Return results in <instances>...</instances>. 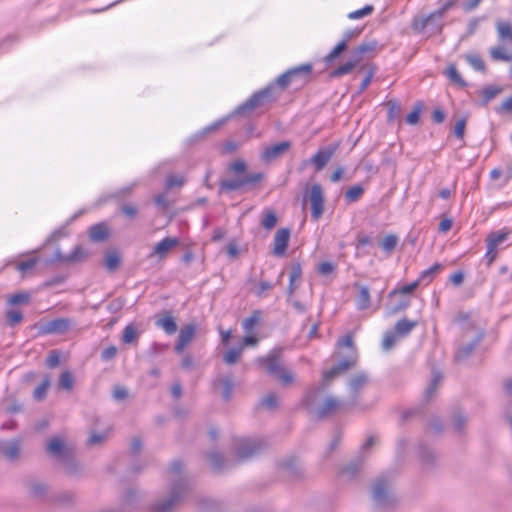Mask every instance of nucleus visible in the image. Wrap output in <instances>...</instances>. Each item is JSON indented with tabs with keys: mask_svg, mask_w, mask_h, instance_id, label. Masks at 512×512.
<instances>
[{
	"mask_svg": "<svg viewBox=\"0 0 512 512\" xmlns=\"http://www.w3.org/2000/svg\"><path fill=\"white\" fill-rule=\"evenodd\" d=\"M386 482L379 479L374 486L373 496L375 500H382L386 496Z\"/></svg>",
	"mask_w": 512,
	"mask_h": 512,
	"instance_id": "nucleus-49",
	"label": "nucleus"
},
{
	"mask_svg": "<svg viewBox=\"0 0 512 512\" xmlns=\"http://www.w3.org/2000/svg\"><path fill=\"white\" fill-rule=\"evenodd\" d=\"M450 282L454 286H460L464 281V273L461 270H458L450 275L449 277Z\"/></svg>",
	"mask_w": 512,
	"mask_h": 512,
	"instance_id": "nucleus-64",
	"label": "nucleus"
},
{
	"mask_svg": "<svg viewBox=\"0 0 512 512\" xmlns=\"http://www.w3.org/2000/svg\"><path fill=\"white\" fill-rule=\"evenodd\" d=\"M367 68H368L367 74L363 78V80H362V82H361V84L359 86V93H363L368 88V86L372 82L374 74H375V72L377 70V67H376L375 64H370V65L367 66Z\"/></svg>",
	"mask_w": 512,
	"mask_h": 512,
	"instance_id": "nucleus-43",
	"label": "nucleus"
},
{
	"mask_svg": "<svg viewBox=\"0 0 512 512\" xmlns=\"http://www.w3.org/2000/svg\"><path fill=\"white\" fill-rule=\"evenodd\" d=\"M261 405L268 408L273 409L277 406V397L275 394H268L261 401Z\"/></svg>",
	"mask_w": 512,
	"mask_h": 512,
	"instance_id": "nucleus-57",
	"label": "nucleus"
},
{
	"mask_svg": "<svg viewBox=\"0 0 512 512\" xmlns=\"http://www.w3.org/2000/svg\"><path fill=\"white\" fill-rule=\"evenodd\" d=\"M50 386V379L46 376L43 381L35 388L33 396L37 400H42L46 396L47 389Z\"/></svg>",
	"mask_w": 512,
	"mask_h": 512,
	"instance_id": "nucleus-45",
	"label": "nucleus"
},
{
	"mask_svg": "<svg viewBox=\"0 0 512 512\" xmlns=\"http://www.w3.org/2000/svg\"><path fill=\"white\" fill-rule=\"evenodd\" d=\"M88 255V251L78 245L69 254L61 256L59 259L66 264H76L85 261Z\"/></svg>",
	"mask_w": 512,
	"mask_h": 512,
	"instance_id": "nucleus-19",
	"label": "nucleus"
},
{
	"mask_svg": "<svg viewBox=\"0 0 512 512\" xmlns=\"http://www.w3.org/2000/svg\"><path fill=\"white\" fill-rule=\"evenodd\" d=\"M497 255H498V249L487 244V251L485 254V259H486L488 265H491L496 260Z\"/></svg>",
	"mask_w": 512,
	"mask_h": 512,
	"instance_id": "nucleus-58",
	"label": "nucleus"
},
{
	"mask_svg": "<svg viewBox=\"0 0 512 512\" xmlns=\"http://www.w3.org/2000/svg\"><path fill=\"white\" fill-rule=\"evenodd\" d=\"M38 262L39 259L37 257L28 258L26 260L20 261L16 265V270L24 276L27 272L34 269Z\"/></svg>",
	"mask_w": 512,
	"mask_h": 512,
	"instance_id": "nucleus-37",
	"label": "nucleus"
},
{
	"mask_svg": "<svg viewBox=\"0 0 512 512\" xmlns=\"http://www.w3.org/2000/svg\"><path fill=\"white\" fill-rule=\"evenodd\" d=\"M364 193V189L360 185H353L345 192V199L347 202L352 203L358 201Z\"/></svg>",
	"mask_w": 512,
	"mask_h": 512,
	"instance_id": "nucleus-35",
	"label": "nucleus"
},
{
	"mask_svg": "<svg viewBox=\"0 0 512 512\" xmlns=\"http://www.w3.org/2000/svg\"><path fill=\"white\" fill-rule=\"evenodd\" d=\"M138 338V332L133 324H128L122 333V341L125 344H130L136 341Z\"/></svg>",
	"mask_w": 512,
	"mask_h": 512,
	"instance_id": "nucleus-40",
	"label": "nucleus"
},
{
	"mask_svg": "<svg viewBox=\"0 0 512 512\" xmlns=\"http://www.w3.org/2000/svg\"><path fill=\"white\" fill-rule=\"evenodd\" d=\"M239 147V143L235 141H226L220 147V153L223 155H229L236 152Z\"/></svg>",
	"mask_w": 512,
	"mask_h": 512,
	"instance_id": "nucleus-53",
	"label": "nucleus"
},
{
	"mask_svg": "<svg viewBox=\"0 0 512 512\" xmlns=\"http://www.w3.org/2000/svg\"><path fill=\"white\" fill-rule=\"evenodd\" d=\"M179 243H180V241L178 238L166 237L154 246L153 252L151 253L150 256L155 255L159 259H164L167 256V254L169 253V251L172 248L178 246Z\"/></svg>",
	"mask_w": 512,
	"mask_h": 512,
	"instance_id": "nucleus-14",
	"label": "nucleus"
},
{
	"mask_svg": "<svg viewBox=\"0 0 512 512\" xmlns=\"http://www.w3.org/2000/svg\"><path fill=\"white\" fill-rule=\"evenodd\" d=\"M6 320L10 326H16L23 321V313L16 309L9 310L6 312Z\"/></svg>",
	"mask_w": 512,
	"mask_h": 512,
	"instance_id": "nucleus-46",
	"label": "nucleus"
},
{
	"mask_svg": "<svg viewBox=\"0 0 512 512\" xmlns=\"http://www.w3.org/2000/svg\"><path fill=\"white\" fill-rule=\"evenodd\" d=\"M120 210L124 215H126L129 218H134L138 213L137 207L133 204H125L121 206Z\"/></svg>",
	"mask_w": 512,
	"mask_h": 512,
	"instance_id": "nucleus-60",
	"label": "nucleus"
},
{
	"mask_svg": "<svg viewBox=\"0 0 512 512\" xmlns=\"http://www.w3.org/2000/svg\"><path fill=\"white\" fill-rule=\"evenodd\" d=\"M260 363L268 373L277 377L283 385H290L294 381V375L282 366L279 353H269L266 357L260 359Z\"/></svg>",
	"mask_w": 512,
	"mask_h": 512,
	"instance_id": "nucleus-1",
	"label": "nucleus"
},
{
	"mask_svg": "<svg viewBox=\"0 0 512 512\" xmlns=\"http://www.w3.org/2000/svg\"><path fill=\"white\" fill-rule=\"evenodd\" d=\"M419 281H412L409 284H406L402 287L394 288L389 292V297H395V296H401L402 299L399 301V303L393 308L392 312L397 313L399 311L405 310L410 306V300L406 298L405 296L412 294L418 287H419Z\"/></svg>",
	"mask_w": 512,
	"mask_h": 512,
	"instance_id": "nucleus-5",
	"label": "nucleus"
},
{
	"mask_svg": "<svg viewBox=\"0 0 512 512\" xmlns=\"http://www.w3.org/2000/svg\"><path fill=\"white\" fill-rule=\"evenodd\" d=\"M178 501V497H172L171 499L161 503L157 504L155 506V512H169L172 508V506Z\"/></svg>",
	"mask_w": 512,
	"mask_h": 512,
	"instance_id": "nucleus-56",
	"label": "nucleus"
},
{
	"mask_svg": "<svg viewBox=\"0 0 512 512\" xmlns=\"http://www.w3.org/2000/svg\"><path fill=\"white\" fill-rule=\"evenodd\" d=\"M312 71V65L309 63L299 65L297 67L291 68L287 70L285 73L281 74L276 82L282 88H287L291 82L297 78L298 76L304 75L307 76Z\"/></svg>",
	"mask_w": 512,
	"mask_h": 512,
	"instance_id": "nucleus-6",
	"label": "nucleus"
},
{
	"mask_svg": "<svg viewBox=\"0 0 512 512\" xmlns=\"http://www.w3.org/2000/svg\"><path fill=\"white\" fill-rule=\"evenodd\" d=\"M121 265V255L117 251H109L105 255L104 266L109 272L116 271Z\"/></svg>",
	"mask_w": 512,
	"mask_h": 512,
	"instance_id": "nucleus-27",
	"label": "nucleus"
},
{
	"mask_svg": "<svg viewBox=\"0 0 512 512\" xmlns=\"http://www.w3.org/2000/svg\"><path fill=\"white\" fill-rule=\"evenodd\" d=\"M20 453V445L18 442H13L11 443L8 447L5 448L4 450V455L8 458V459H15L18 457Z\"/></svg>",
	"mask_w": 512,
	"mask_h": 512,
	"instance_id": "nucleus-52",
	"label": "nucleus"
},
{
	"mask_svg": "<svg viewBox=\"0 0 512 512\" xmlns=\"http://www.w3.org/2000/svg\"><path fill=\"white\" fill-rule=\"evenodd\" d=\"M398 237L396 235L390 234L386 235L380 242L381 248L387 253H391L397 246Z\"/></svg>",
	"mask_w": 512,
	"mask_h": 512,
	"instance_id": "nucleus-39",
	"label": "nucleus"
},
{
	"mask_svg": "<svg viewBox=\"0 0 512 512\" xmlns=\"http://www.w3.org/2000/svg\"><path fill=\"white\" fill-rule=\"evenodd\" d=\"M490 56L494 61H512V53H508L505 48L496 46L490 49Z\"/></svg>",
	"mask_w": 512,
	"mask_h": 512,
	"instance_id": "nucleus-33",
	"label": "nucleus"
},
{
	"mask_svg": "<svg viewBox=\"0 0 512 512\" xmlns=\"http://www.w3.org/2000/svg\"><path fill=\"white\" fill-rule=\"evenodd\" d=\"M272 98V88H265L252 94L245 103H243L239 110L242 112L252 111L259 106L263 105L264 102Z\"/></svg>",
	"mask_w": 512,
	"mask_h": 512,
	"instance_id": "nucleus-10",
	"label": "nucleus"
},
{
	"mask_svg": "<svg viewBox=\"0 0 512 512\" xmlns=\"http://www.w3.org/2000/svg\"><path fill=\"white\" fill-rule=\"evenodd\" d=\"M71 326L70 320L66 318H58L49 321L38 328L39 335L63 334L69 330Z\"/></svg>",
	"mask_w": 512,
	"mask_h": 512,
	"instance_id": "nucleus-7",
	"label": "nucleus"
},
{
	"mask_svg": "<svg viewBox=\"0 0 512 512\" xmlns=\"http://www.w3.org/2000/svg\"><path fill=\"white\" fill-rule=\"evenodd\" d=\"M502 92V88L495 85H488L482 89V100L484 104H487L494 97H496L499 93Z\"/></svg>",
	"mask_w": 512,
	"mask_h": 512,
	"instance_id": "nucleus-38",
	"label": "nucleus"
},
{
	"mask_svg": "<svg viewBox=\"0 0 512 512\" xmlns=\"http://www.w3.org/2000/svg\"><path fill=\"white\" fill-rule=\"evenodd\" d=\"M308 198L311 206V218L313 221H318L325 211V197L320 184L315 183L311 186Z\"/></svg>",
	"mask_w": 512,
	"mask_h": 512,
	"instance_id": "nucleus-4",
	"label": "nucleus"
},
{
	"mask_svg": "<svg viewBox=\"0 0 512 512\" xmlns=\"http://www.w3.org/2000/svg\"><path fill=\"white\" fill-rule=\"evenodd\" d=\"M351 35L347 34V39L340 41L326 56L325 62L331 63L333 62L342 52H344L347 48V41Z\"/></svg>",
	"mask_w": 512,
	"mask_h": 512,
	"instance_id": "nucleus-32",
	"label": "nucleus"
},
{
	"mask_svg": "<svg viewBox=\"0 0 512 512\" xmlns=\"http://www.w3.org/2000/svg\"><path fill=\"white\" fill-rule=\"evenodd\" d=\"M465 128H466V119L465 118L458 119L454 126V135L459 139H463L464 134H465Z\"/></svg>",
	"mask_w": 512,
	"mask_h": 512,
	"instance_id": "nucleus-55",
	"label": "nucleus"
},
{
	"mask_svg": "<svg viewBox=\"0 0 512 512\" xmlns=\"http://www.w3.org/2000/svg\"><path fill=\"white\" fill-rule=\"evenodd\" d=\"M228 170L234 175L244 174L247 171V164L243 159H236L229 164Z\"/></svg>",
	"mask_w": 512,
	"mask_h": 512,
	"instance_id": "nucleus-44",
	"label": "nucleus"
},
{
	"mask_svg": "<svg viewBox=\"0 0 512 512\" xmlns=\"http://www.w3.org/2000/svg\"><path fill=\"white\" fill-rule=\"evenodd\" d=\"M63 449L64 441L58 437L52 438L47 446V450L54 455L60 454L63 451Z\"/></svg>",
	"mask_w": 512,
	"mask_h": 512,
	"instance_id": "nucleus-47",
	"label": "nucleus"
},
{
	"mask_svg": "<svg viewBox=\"0 0 512 512\" xmlns=\"http://www.w3.org/2000/svg\"><path fill=\"white\" fill-rule=\"evenodd\" d=\"M184 184V178L178 176H169L166 181L167 188L180 187Z\"/></svg>",
	"mask_w": 512,
	"mask_h": 512,
	"instance_id": "nucleus-62",
	"label": "nucleus"
},
{
	"mask_svg": "<svg viewBox=\"0 0 512 512\" xmlns=\"http://www.w3.org/2000/svg\"><path fill=\"white\" fill-rule=\"evenodd\" d=\"M421 105H417L413 110L406 116V122L409 125H416L420 121Z\"/></svg>",
	"mask_w": 512,
	"mask_h": 512,
	"instance_id": "nucleus-51",
	"label": "nucleus"
},
{
	"mask_svg": "<svg viewBox=\"0 0 512 512\" xmlns=\"http://www.w3.org/2000/svg\"><path fill=\"white\" fill-rule=\"evenodd\" d=\"M60 358H61V355H60L59 351H57V350L51 351L46 358V361H45L46 366L48 368L57 367L60 364Z\"/></svg>",
	"mask_w": 512,
	"mask_h": 512,
	"instance_id": "nucleus-50",
	"label": "nucleus"
},
{
	"mask_svg": "<svg viewBox=\"0 0 512 512\" xmlns=\"http://www.w3.org/2000/svg\"><path fill=\"white\" fill-rule=\"evenodd\" d=\"M156 325L161 327L165 333L171 335L177 331V324L174 317L170 313H166L163 317L156 321Z\"/></svg>",
	"mask_w": 512,
	"mask_h": 512,
	"instance_id": "nucleus-23",
	"label": "nucleus"
},
{
	"mask_svg": "<svg viewBox=\"0 0 512 512\" xmlns=\"http://www.w3.org/2000/svg\"><path fill=\"white\" fill-rule=\"evenodd\" d=\"M110 236V229L104 222L97 223L89 228V239L92 242L106 241Z\"/></svg>",
	"mask_w": 512,
	"mask_h": 512,
	"instance_id": "nucleus-18",
	"label": "nucleus"
},
{
	"mask_svg": "<svg viewBox=\"0 0 512 512\" xmlns=\"http://www.w3.org/2000/svg\"><path fill=\"white\" fill-rule=\"evenodd\" d=\"M388 108L387 121L394 122L400 113V106L395 100H389L384 104Z\"/></svg>",
	"mask_w": 512,
	"mask_h": 512,
	"instance_id": "nucleus-42",
	"label": "nucleus"
},
{
	"mask_svg": "<svg viewBox=\"0 0 512 512\" xmlns=\"http://www.w3.org/2000/svg\"><path fill=\"white\" fill-rule=\"evenodd\" d=\"M355 363L356 359L344 360L338 365L332 367L331 369L324 371L322 374L323 382L325 384H328L335 376L348 370L350 367L354 366Z\"/></svg>",
	"mask_w": 512,
	"mask_h": 512,
	"instance_id": "nucleus-17",
	"label": "nucleus"
},
{
	"mask_svg": "<svg viewBox=\"0 0 512 512\" xmlns=\"http://www.w3.org/2000/svg\"><path fill=\"white\" fill-rule=\"evenodd\" d=\"M378 49V44L375 40L365 41L359 44L353 51V55L361 57L366 54L374 55Z\"/></svg>",
	"mask_w": 512,
	"mask_h": 512,
	"instance_id": "nucleus-24",
	"label": "nucleus"
},
{
	"mask_svg": "<svg viewBox=\"0 0 512 512\" xmlns=\"http://www.w3.org/2000/svg\"><path fill=\"white\" fill-rule=\"evenodd\" d=\"M291 236V230L287 227L276 231L273 239V254L277 257H283L286 254Z\"/></svg>",
	"mask_w": 512,
	"mask_h": 512,
	"instance_id": "nucleus-9",
	"label": "nucleus"
},
{
	"mask_svg": "<svg viewBox=\"0 0 512 512\" xmlns=\"http://www.w3.org/2000/svg\"><path fill=\"white\" fill-rule=\"evenodd\" d=\"M339 142L330 144L325 149L318 150L311 158V163L315 166L316 171H321L326 164L330 161L332 156L338 150Z\"/></svg>",
	"mask_w": 512,
	"mask_h": 512,
	"instance_id": "nucleus-8",
	"label": "nucleus"
},
{
	"mask_svg": "<svg viewBox=\"0 0 512 512\" xmlns=\"http://www.w3.org/2000/svg\"><path fill=\"white\" fill-rule=\"evenodd\" d=\"M396 335L397 334H395V333H387L384 336L382 346L385 350H389L394 346V344L396 342Z\"/></svg>",
	"mask_w": 512,
	"mask_h": 512,
	"instance_id": "nucleus-61",
	"label": "nucleus"
},
{
	"mask_svg": "<svg viewBox=\"0 0 512 512\" xmlns=\"http://www.w3.org/2000/svg\"><path fill=\"white\" fill-rule=\"evenodd\" d=\"M242 351H243V348L242 347H238V348H230L225 354H224V362L226 364H229V365H232V364H235L236 362H238V360L240 359L241 357V354H242Z\"/></svg>",
	"mask_w": 512,
	"mask_h": 512,
	"instance_id": "nucleus-41",
	"label": "nucleus"
},
{
	"mask_svg": "<svg viewBox=\"0 0 512 512\" xmlns=\"http://www.w3.org/2000/svg\"><path fill=\"white\" fill-rule=\"evenodd\" d=\"M373 10H374V8L372 5H366L361 9L350 12L348 14V18L351 20L360 19V18L370 15L373 12Z\"/></svg>",
	"mask_w": 512,
	"mask_h": 512,
	"instance_id": "nucleus-48",
	"label": "nucleus"
},
{
	"mask_svg": "<svg viewBox=\"0 0 512 512\" xmlns=\"http://www.w3.org/2000/svg\"><path fill=\"white\" fill-rule=\"evenodd\" d=\"M273 288V285L268 281H261L255 291L256 296L262 297L266 291Z\"/></svg>",
	"mask_w": 512,
	"mask_h": 512,
	"instance_id": "nucleus-63",
	"label": "nucleus"
},
{
	"mask_svg": "<svg viewBox=\"0 0 512 512\" xmlns=\"http://www.w3.org/2000/svg\"><path fill=\"white\" fill-rule=\"evenodd\" d=\"M445 75L454 84L460 87H466L467 83L458 72L455 64H449L445 69Z\"/></svg>",
	"mask_w": 512,
	"mask_h": 512,
	"instance_id": "nucleus-29",
	"label": "nucleus"
},
{
	"mask_svg": "<svg viewBox=\"0 0 512 512\" xmlns=\"http://www.w3.org/2000/svg\"><path fill=\"white\" fill-rule=\"evenodd\" d=\"M31 300V295L29 292L22 291L15 294H12L8 297L7 303L11 306L14 305H26L29 304Z\"/></svg>",
	"mask_w": 512,
	"mask_h": 512,
	"instance_id": "nucleus-31",
	"label": "nucleus"
},
{
	"mask_svg": "<svg viewBox=\"0 0 512 512\" xmlns=\"http://www.w3.org/2000/svg\"><path fill=\"white\" fill-rule=\"evenodd\" d=\"M196 333V327L193 324L184 326L179 333L177 343L175 345V351L180 354L183 352L185 347L191 343Z\"/></svg>",
	"mask_w": 512,
	"mask_h": 512,
	"instance_id": "nucleus-13",
	"label": "nucleus"
},
{
	"mask_svg": "<svg viewBox=\"0 0 512 512\" xmlns=\"http://www.w3.org/2000/svg\"><path fill=\"white\" fill-rule=\"evenodd\" d=\"M337 346L340 348H342V347L354 348L353 335L349 333V334H346L345 336H343L342 338H340L337 342Z\"/></svg>",
	"mask_w": 512,
	"mask_h": 512,
	"instance_id": "nucleus-59",
	"label": "nucleus"
},
{
	"mask_svg": "<svg viewBox=\"0 0 512 512\" xmlns=\"http://www.w3.org/2000/svg\"><path fill=\"white\" fill-rule=\"evenodd\" d=\"M466 61L475 69L476 71L485 72L486 65L480 55L472 53L467 54L465 56Z\"/></svg>",
	"mask_w": 512,
	"mask_h": 512,
	"instance_id": "nucleus-36",
	"label": "nucleus"
},
{
	"mask_svg": "<svg viewBox=\"0 0 512 512\" xmlns=\"http://www.w3.org/2000/svg\"><path fill=\"white\" fill-rule=\"evenodd\" d=\"M342 406V402L334 397H328L325 399L321 407L317 411L319 418H324L337 413Z\"/></svg>",
	"mask_w": 512,
	"mask_h": 512,
	"instance_id": "nucleus-15",
	"label": "nucleus"
},
{
	"mask_svg": "<svg viewBox=\"0 0 512 512\" xmlns=\"http://www.w3.org/2000/svg\"><path fill=\"white\" fill-rule=\"evenodd\" d=\"M262 321V312L254 310L251 315L242 321V327L246 334H250L253 330L260 325Z\"/></svg>",
	"mask_w": 512,
	"mask_h": 512,
	"instance_id": "nucleus-21",
	"label": "nucleus"
},
{
	"mask_svg": "<svg viewBox=\"0 0 512 512\" xmlns=\"http://www.w3.org/2000/svg\"><path fill=\"white\" fill-rule=\"evenodd\" d=\"M417 324V321L403 318L395 324V334L401 337L406 336L417 326Z\"/></svg>",
	"mask_w": 512,
	"mask_h": 512,
	"instance_id": "nucleus-28",
	"label": "nucleus"
},
{
	"mask_svg": "<svg viewBox=\"0 0 512 512\" xmlns=\"http://www.w3.org/2000/svg\"><path fill=\"white\" fill-rule=\"evenodd\" d=\"M456 4V0H447L442 6L428 15L415 17L412 21V28L415 31H423L432 21L442 18Z\"/></svg>",
	"mask_w": 512,
	"mask_h": 512,
	"instance_id": "nucleus-3",
	"label": "nucleus"
},
{
	"mask_svg": "<svg viewBox=\"0 0 512 512\" xmlns=\"http://www.w3.org/2000/svg\"><path fill=\"white\" fill-rule=\"evenodd\" d=\"M510 234L507 228H503L497 232H491L486 238V244H489L498 249V246L504 242Z\"/></svg>",
	"mask_w": 512,
	"mask_h": 512,
	"instance_id": "nucleus-25",
	"label": "nucleus"
},
{
	"mask_svg": "<svg viewBox=\"0 0 512 512\" xmlns=\"http://www.w3.org/2000/svg\"><path fill=\"white\" fill-rule=\"evenodd\" d=\"M265 178L263 172L250 173L240 179H224L219 183L221 192H231L240 190L246 186H256L261 183Z\"/></svg>",
	"mask_w": 512,
	"mask_h": 512,
	"instance_id": "nucleus-2",
	"label": "nucleus"
},
{
	"mask_svg": "<svg viewBox=\"0 0 512 512\" xmlns=\"http://www.w3.org/2000/svg\"><path fill=\"white\" fill-rule=\"evenodd\" d=\"M361 62V57L352 56L348 61L342 63L337 68L330 72V78H339L344 75L350 74L357 65Z\"/></svg>",
	"mask_w": 512,
	"mask_h": 512,
	"instance_id": "nucleus-16",
	"label": "nucleus"
},
{
	"mask_svg": "<svg viewBox=\"0 0 512 512\" xmlns=\"http://www.w3.org/2000/svg\"><path fill=\"white\" fill-rule=\"evenodd\" d=\"M354 302L358 310H367L371 306V292L367 285L355 283L354 284Z\"/></svg>",
	"mask_w": 512,
	"mask_h": 512,
	"instance_id": "nucleus-11",
	"label": "nucleus"
},
{
	"mask_svg": "<svg viewBox=\"0 0 512 512\" xmlns=\"http://www.w3.org/2000/svg\"><path fill=\"white\" fill-rule=\"evenodd\" d=\"M278 223V216L274 209L265 208L262 212L261 226L263 229L270 231Z\"/></svg>",
	"mask_w": 512,
	"mask_h": 512,
	"instance_id": "nucleus-22",
	"label": "nucleus"
},
{
	"mask_svg": "<svg viewBox=\"0 0 512 512\" xmlns=\"http://www.w3.org/2000/svg\"><path fill=\"white\" fill-rule=\"evenodd\" d=\"M367 383V377L365 375H359L353 378L350 382V388L354 392H358Z\"/></svg>",
	"mask_w": 512,
	"mask_h": 512,
	"instance_id": "nucleus-54",
	"label": "nucleus"
},
{
	"mask_svg": "<svg viewBox=\"0 0 512 512\" xmlns=\"http://www.w3.org/2000/svg\"><path fill=\"white\" fill-rule=\"evenodd\" d=\"M302 267L300 263H294L289 277L288 294L292 295L297 289V282L301 279Z\"/></svg>",
	"mask_w": 512,
	"mask_h": 512,
	"instance_id": "nucleus-26",
	"label": "nucleus"
},
{
	"mask_svg": "<svg viewBox=\"0 0 512 512\" xmlns=\"http://www.w3.org/2000/svg\"><path fill=\"white\" fill-rule=\"evenodd\" d=\"M58 386L60 389L71 391L74 386V376L69 370L63 371L58 379Z\"/></svg>",
	"mask_w": 512,
	"mask_h": 512,
	"instance_id": "nucleus-30",
	"label": "nucleus"
},
{
	"mask_svg": "<svg viewBox=\"0 0 512 512\" xmlns=\"http://www.w3.org/2000/svg\"><path fill=\"white\" fill-rule=\"evenodd\" d=\"M291 147L290 141H282L265 148L261 154V159L265 162H271L272 160L280 157Z\"/></svg>",
	"mask_w": 512,
	"mask_h": 512,
	"instance_id": "nucleus-12",
	"label": "nucleus"
},
{
	"mask_svg": "<svg viewBox=\"0 0 512 512\" xmlns=\"http://www.w3.org/2000/svg\"><path fill=\"white\" fill-rule=\"evenodd\" d=\"M497 33L500 39L512 42V25L507 21H500L496 24Z\"/></svg>",
	"mask_w": 512,
	"mask_h": 512,
	"instance_id": "nucleus-34",
	"label": "nucleus"
},
{
	"mask_svg": "<svg viewBox=\"0 0 512 512\" xmlns=\"http://www.w3.org/2000/svg\"><path fill=\"white\" fill-rule=\"evenodd\" d=\"M443 269V266L440 263H435L428 269L423 270L416 281H419V285L424 283L425 285L430 284L437 273H439Z\"/></svg>",
	"mask_w": 512,
	"mask_h": 512,
	"instance_id": "nucleus-20",
	"label": "nucleus"
}]
</instances>
